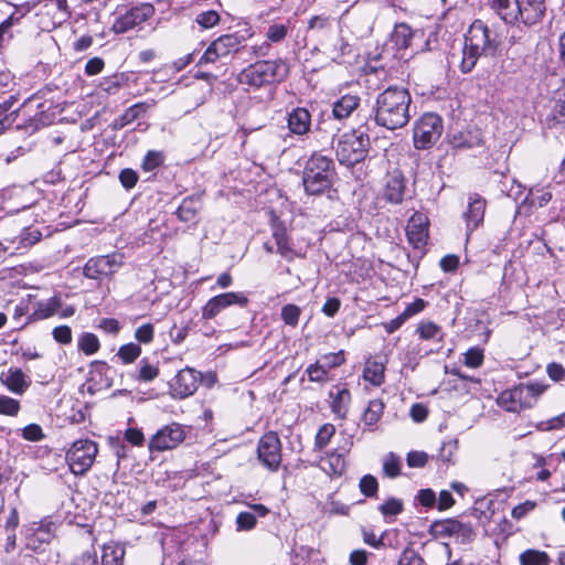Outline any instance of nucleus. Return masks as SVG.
<instances>
[{"label":"nucleus","instance_id":"1","mask_svg":"<svg viewBox=\"0 0 565 565\" xmlns=\"http://www.w3.org/2000/svg\"><path fill=\"white\" fill-rule=\"evenodd\" d=\"M411 104L412 96L407 88L391 85L377 94L366 121L370 126L374 124L387 130L403 128L411 119Z\"/></svg>","mask_w":565,"mask_h":565},{"label":"nucleus","instance_id":"2","mask_svg":"<svg viewBox=\"0 0 565 565\" xmlns=\"http://www.w3.org/2000/svg\"><path fill=\"white\" fill-rule=\"evenodd\" d=\"M502 36L495 26H489L482 20H475L465 36L460 70L470 73L482 56L494 57L500 52Z\"/></svg>","mask_w":565,"mask_h":565},{"label":"nucleus","instance_id":"3","mask_svg":"<svg viewBox=\"0 0 565 565\" xmlns=\"http://www.w3.org/2000/svg\"><path fill=\"white\" fill-rule=\"evenodd\" d=\"M333 160L320 152L312 153L302 171V184L309 195H319L331 189L335 179Z\"/></svg>","mask_w":565,"mask_h":565},{"label":"nucleus","instance_id":"4","mask_svg":"<svg viewBox=\"0 0 565 565\" xmlns=\"http://www.w3.org/2000/svg\"><path fill=\"white\" fill-rule=\"evenodd\" d=\"M288 75V65L282 60H264L248 65L237 75V82L253 88L279 83Z\"/></svg>","mask_w":565,"mask_h":565},{"label":"nucleus","instance_id":"5","mask_svg":"<svg viewBox=\"0 0 565 565\" xmlns=\"http://www.w3.org/2000/svg\"><path fill=\"white\" fill-rule=\"evenodd\" d=\"M550 387L542 382L521 383L503 391L497 398L498 405L507 412L520 413L532 408Z\"/></svg>","mask_w":565,"mask_h":565},{"label":"nucleus","instance_id":"6","mask_svg":"<svg viewBox=\"0 0 565 565\" xmlns=\"http://www.w3.org/2000/svg\"><path fill=\"white\" fill-rule=\"evenodd\" d=\"M371 130L369 121L360 125L349 134H344L337 146V157L342 164L353 166L364 160L370 148Z\"/></svg>","mask_w":565,"mask_h":565},{"label":"nucleus","instance_id":"7","mask_svg":"<svg viewBox=\"0 0 565 565\" xmlns=\"http://www.w3.org/2000/svg\"><path fill=\"white\" fill-rule=\"evenodd\" d=\"M444 130L443 119L435 113L423 114L414 124L413 142L419 150L431 148L441 137Z\"/></svg>","mask_w":565,"mask_h":565},{"label":"nucleus","instance_id":"8","mask_svg":"<svg viewBox=\"0 0 565 565\" xmlns=\"http://www.w3.org/2000/svg\"><path fill=\"white\" fill-rule=\"evenodd\" d=\"M154 14L151 3L142 2L131 7H120L116 11V18L111 30L116 34H122L140 26Z\"/></svg>","mask_w":565,"mask_h":565},{"label":"nucleus","instance_id":"9","mask_svg":"<svg viewBox=\"0 0 565 565\" xmlns=\"http://www.w3.org/2000/svg\"><path fill=\"white\" fill-rule=\"evenodd\" d=\"M247 38L238 32L223 34L215 39L206 47L198 61V65L215 63L221 58L228 56L230 54L237 53L246 42Z\"/></svg>","mask_w":565,"mask_h":565},{"label":"nucleus","instance_id":"10","mask_svg":"<svg viewBox=\"0 0 565 565\" xmlns=\"http://www.w3.org/2000/svg\"><path fill=\"white\" fill-rule=\"evenodd\" d=\"M98 452L97 444L88 439L73 443L66 452V461L74 475H84L93 466Z\"/></svg>","mask_w":565,"mask_h":565},{"label":"nucleus","instance_id":"11","mask_svg":"<svg viewBox=\"0 0 565 565\" xmlns=\"http://www.w3.org/2000/svg\"><path fill=\"white\" fill-rule=\"evenodd\" d=\"M122 265L124 255L120 253L90 257L83 267V275L88 279L103 280L117 273Z\"/></svg>","mask_w":565,"mask_h":565},{"label":"nucleus","instance_id":"12","mask_svg":"<svg viewBox=\"0 0 565 565\" xmlns=\"http://www.w3.org/2000/svg\"><path fill=\"white\" fill-rule=\"evenodd\" d=\"M41 232L33 227H24L19 235L3 238L0 244L4 256L24 254L41 239Z\"/></svg>","mask_w":565,"mask_h":565},{"label":"nucleus","instance_id":"13","mask_svg":"<svg viewBox=\"0 0 565 565\" xmlns=\"http://www.w3.org/2000/svg\"><path fill=\"white\" fill-rule=\"evenodd\" d=\"M201 382V373L193 367L180 370L170 382V390L174 397L185 398L193 395Z\"/></svg>","mask_w":565,"mask_h":565},{"label":"nucleus","instance_id":"14","mask_svg":"<svg viewBox=\"0 0 565 565\" xmlns=\"http://www.w3.org/2000/svg\"><path fill=\"white\" fill-rule=\"evenodd\" d=\"M546 15L545 0H519L516 28H533Z\"/></svg>","mask_w":565,"mask_h":565},{"label":"nucleus","instance_id":"15","mask_svg":"<svg viewBox=\"0 0 565 565\" xmlns=\"http://www.w3.org/2000/svg\"><path fill=\"white\" fill-rule=\"evenodd\" d=\"M248 298L244 292H224L212 297L205 306L202 308V317L204 319L215 318L222 310L227 307L237 305L239 307H246Z\"/></svg>","mask_w":565,"mask_h":565},{"label":"nucleus","instance_id":"16","mask_svg":"<svg viewBox=\"0 0 565 565\" xmlns=\"http://www.w3.org/2000/svg\"><path fill=\"white\" fill-rule=\"evenodd\" d=\"M258 459L269 470H277L281 461L280 441L276 433L265 434L257 447Z\"/></svg>","mask_w":565,"mask_h":565},{"label":"nucleus","instance_id":"17","mask_svg":"<svg viewBox=\"0 0 565 565\" xmlns=\"http://www.w3.org/2000/svg\"><path fill=\"white\" fill-rule=\"evenodd\" d=\"M406 198H411L407 180L401 171L394 170L386 175L383 199L392 204H401Z\"/></svg>","mask_w":565,"mask_h":565},{"label":"nucleus","instance_id":"18","mask_svg":"<svg viewBox=\"0 0 565 565\" xmlns=\"http://www.w3.org/2000/svg\"><path fill=\"white\" fill-rule=\"evenodd\" d=\"M185 433L182 426H163L149 441L151 451H164L175 448L183 441Z\"/></svg>","mask_w":565,"mask_h":565},{"label":"nucleus","instance_id":"19","mask_svg":"<svg viewBox=\"0 0 565 565\" xmlns=\"http://www.w3.org/2000/svg\"><path fill=\"white\" fill-rule=\"evenodd\" d=\"M271 236L275 241L276 253L284 259L292 262L295 258L300 257V253L297 252L295 244L282 223L276 221L273 223Z\"/></svg>","mask_w":565,"mask_h":565},{"label":"nucleus","instance_id":"20","mask_svg":"<svg viewBox=\"0 0 565 565\" xmlns=\"http://www.w3.org/2000/svg\"><path fill=\"white\" fill-rule=\"evenodd\" d=\"M448 141L455 149H471L482 143V132L476 126L451 129L448 134Z\"/></svg>","mask_w":565,"mask_h":565},{"label":"nucleus","instance_id":"21","mask_svg":"<svg viewBox=\"0 0 565 565\" xmlns=\"http://www.w3.org/2000/svg\"><path fill=\"white\" fill-rule=\"evenodd\" d=\"M330 408L337 419L343 420L351 404V393L347 384H335L329 391Z\"/></svg>","mask_w":565,"mask_h":565},{"label":"nucleus","instance_id":"22","mask_svg":"<svg viewBox=\"0 0 565 565\" xmlns=\"http://www.w3.org/2000/svg\"><path fill=\"white\" fill-rule=\"evenodd\" d=\"M406 235L415 249H422L428 239L427 218L423 214H414L407 223Z\"/></svg>","mask_w":565,"mask_h":565},{"label":"nucleus","instance_id":"23","mask_svg":"<svg viewBox=\"0 0 565 565\" xmlns=\"http://www.w3.org/2000/svg\"><path fill=\"white\" fill-rule=\"evenodd\" d=\"M291 31V20L286 19L285 21H274L269 23L265 36L268 42L263 43L255 49V53L259 55H267L270 49V43H281Z\"/></svg>","mask_w":565,"mask_h":565},{"label":"nucleus","instance_id":"24","mask_svg":"<svg viewBox=\"0 0 565 565\" xmlns=\"http://www.w3.org/2000/svg\"><path fill=\"white\" fill-rule=\"evenodd\" d=\"M287 128L291 136L303 137L311 128V114L305 107H295L287 111Z\"/></svg>","mask_w":565,"mask_h":565},{"label":"nucleus","instance_id":"25","mask_svg":"<svg viewBox=\"0 0 565 565\" xmlns=\"http://www.w3.org/2000/svg\"><path fill=\"white\" fill-rule=\"evenodd\" d=\"M489 7L505 24L516 26L519 0H489Z\"/></svg>","mask_w":565,"mask_h":565},{"label":"nucleus","instance_id":"26","mask_svg":"<svg viewBox=\"0 0 565 565\" xmlns=\"http://www.w3.org/2000/svg\"><path fill=\"white\" fill-rule=\"evenodd\" d=\"M486 204V200L478 194L469 198L468 210L463 215L469 232L475 231L483 222Z\"/></svg>","mask_w":565,"mask_h":565},{"label":"nucleus","instance_id":"27","mask_svg":"<svg viewBox=\"0 0 565 565\" xmlns=\"http://www.w3.org/2000/svg\"><path fill=\"white\" fill-rule=\"evenodd\" d=\"M61 298L58 296H53L46 300L38 301L33 309V312L26 317L24 323L21 327H24L31 322L44 320L52 316H54L61 307Z\"/></svg>","mask_w":565,"mask_h":565},{"label":"nucleus","instance_id":"28","mask_svg":"<svg viewBox=\"0 0 565 565\" xmlns=\"http://www.w3.org/2000/svg\"><path fill=\"white\" fill-rule=\"evenodd\" d=\"M250 511L239 512L236 516V530L237 531H250L257 524V516L264 518L269 513V509L262 504H250Z\"/></svg>","mask_w":565,"mask_h":565},{"label":"nucleus","instance_id":"29","mask_svg":"<svg viewBox=\"0 0 565 565\" xmlns=\"http://www.w3.org/2000/svg\"><path fill=\"white\" fill-rule=\"evenodd\" d=\"M14 394H23L31 385V380L20 369L10 367L2 380Z\"/></svg>","mask_w":565,"mask_h":565},{"label":"nucleus","instance_id":"30","mask_svg":"<svg viewBox=\"0 0 565 565\" xmlns=\"http://www.w3.org/2000/svg\"><path fill=\"white\" fill-rule=\"evenodd\" d=\"M359 95L345 94L333 103L332 114L337 119L348 118L360 106Z\"/></svg>","mask_w":565,"mask_h":565},{"label":"nucleus","instance_id":"31","mask_svg":"<svg viewBox=\"0 0 565 565\" xmlns=\"http://www.w3.org/2000/svg\"><path fill=\"white\" fill-rule=\"evenodd\" d=\"M51 525V523H41L36 527L32 529V533L26 536V547L32 551H38L44 544H49L53 539Z\"/></svg>","mask_w":565,"mask_h":565},{"label":"nucleus","instance_id":"32","mask_svg":"<svg viewBox=\"0 0 565 565\" xmlns=\"http://www.w3.org/2000/svg\"><path fill=\"white\" fill-rule=\"evenodd\" d=\"M202 207L200 196H186L177 210V216L182 222H193Z\"/></svg>","mask_w":565,"mask_h":565},{"label":"nucleus","instance_id":"33","mask_svg":"<svg viewBox=\"0 0 565 565\" xmlns=\"http://www.w3.org/2000/svg\"><path fill=\"white\" fill-rule=\"evenodd\" d=\"M320 468L331 477H341L347 470V463L342 455L331 452L320 460Z\"/></svg>","mask_w":565,"mask_h":565},{"label":"nucleus","instance_id":"34","mask_svg":"<svg viewBox=\"0 0 565 565\" xmlns=\"http://www.w3.org/2000/svg\"><path fill=\"white\" fill-rule=\"evenodd\" d=\"M477 533L470 523L454 519L451 537L456 543L467 545L475 541Z\"/></svg>","mask_w":565,"mask_h":565},{"label":"nucleus","instance_id":"35","mask_svg":"<svg viewBox=\"0 0 565 565\" xmlns=\"http://www.w3.org/2000/svg\"><path fill=\"white\" fill-rule=\"evenodd\" d=\"M385 366L382 362L369 360L363 369V379L374 386H380L384 382Z\"/></svg>","mask_w":565,"mask_h":565},{"label":"nucleus","instance_id":"36","mask_svg":"<svg viewBox=\"0 0 565 565\" xmlns=\"http://www.w3.org/2000/svg\"><path fill=\"white\" fill-rule=\"evenodd\" d=\"M147 109L148 105L146 103H137L130 106L121 116L115 119L114 127L118 129L124 128L125 126L140 118Z\"/></svg>","mask_w":565,"mask_h":565},{"label":"nucleus","instance_id":"37","mask_svg":"<svg viewBox=\"0 0 565 565\" xmlns=\"http://www.w3.org/2000/svg\"><path fill=\"white\" fill-rule=\"evenodd\" d=\"M391 39L397 49H407L413 39V31L408 24L398 23L395 25Z\"/></svg>","mask_w":565,"mask_h":565},{"label":"nucleus","instance_id":"38","mask_svg":"<svg viewBox=\"0 0 565 565\" xmlns=\"http://www.w3.org/2000/svg\"><path fill=\"white\" fill-rule=\"evenodd\" d=\"M416 332L423 340H436L438 342H443L445 337L443 329L431 321L420 322Z\"/></svg>","mask_w":565,"mask_h":565},{"label":"nucleus","instance_id":"39","mask_svg":"<svg viewBox=\"0 0 565 565\" xmlns=\"http://www.w3.org/2000/svg\"><path fill=\"white\" fill-rule=\"evenodd\" d=\"M521 565H550L551 558L546 552L529 548L520 554Z\"/></svg>","mask_w":565,"mask_h":565},{"label":"nucleus","instance_id":"40","mask_svg":"<svg viewBox=\"0 0 565 565\" xmlns=\"http://www.w3.org/2000/svg\"><path fill=\"white\" fill-rule=\"evenodd\" d=\"M125 550L118 545H104L102 565H122Z\"/></svg>","mask_w":565,"mask_h":565},{"label":"nucleus","instance_id":"41","mask_svg":"<svg viewBox=\"0 0 565 565\" xmlns=\"http://www.w3.org/2000/svg\"><path fill=\"white\" fill-rule=\"evenodd\" d=\"M128 77L124 73H117L111 76L104 77L99 83V88L107 94H116L124 85Z\"/></svg>","mask_w":565,"mask_h":565},{"label":"nucleus","instance_id":"42","mask_svg":"<svg viewBox=\"0 0 565 565\" xmlns=\"http://www.w3.org/2000/svg\"><path fill=\"white\" fill-rule=\"evenodd\" d=\"M77 347L84 354L93 355L99 350L100 343L96 334L84 332L78 338Z\"/></svg>","mask_w":565,"mask_h":565},{"label":"nucleus","instance_id":"43","mask_svg":"<svg viewBox=\"0 0 565 565\" xmlns=\"http://www.w3.org/2000/svg\"><path fill=\"white\" fill-rule=\"evenodd\" d=\"M350 45L343 38L337 36L334 43L327 47L326 53L331 61L342 63L343 57L349 54Z\"/></svg>","mask_w":565,"mask_h":565},{"label":"nucleus","instance_id":"44","mask_svg":"<svg viewBox=\"0 0 565 565\" xmlns=\"http://www.w3.org/2000/svg\"><path fill=\"white\" fill-rule=\"evenodd\" d=\"M159 375V367L157 364L150 363L147 358L140 360L138 365L137 380L140 382H151Z\"/></svg>","mask_w":565,"mask_h":565},{"label":"nucleus","instance_id":"45","mask_svg":"<svg viewBox=\"0 0 565 565\" xmlns=\"http://www.w3.org/2000/svg\"><path fill=\"white\" fill-rule=\"evenodd\" d=\"M195 23L203 30L211 29L217 25L221 21L220 13L216 10L200 11L194 19Z\"/></svg>","mask_w":565,"mask_h":565},{"label":"nucleus","instance_id":"46","mask_svg":"<svg viewBox=\"0 0 565 565\" xmlns=\"http://www.w3.org/2000/svg\"><path fill=\"white\" fill-rule=\"evenodd\" d=\"M384 408V403L381 399L370 401L363 414L364 424H376L381 419Z\"/></svg>","mask_w":565,"mask_h":565},{"label":"nucleus","instance_id":"47","mask_svg":"<svg viewBox=\"0 0 565 565\" xmlns=\"http://www.w3.org/2000/svg\"><path fill=\"white\" fill-rule=\"evenodd\" d=\"M546 125L548 128L565 125V100H557L554 104L551 113L546 117Z\"/></svg>","mask_w":565,"mask_h":565},{"label":"nucleus","instance_id":"48","mask_svg":"<svg viewBox=\"0 0 565 565\" xmlns=\"http://www.w3.org/2000/svg\"><path fill=\"white\" fill-rule=\"evenodd\" d=\"M141 354V348L138 343H127L119 348L117 356L124 364H130L135 362Z\"/></svg>","mask_w":565,"mask_h":565},{"label":"nucleus","instance_id":"49","mask_svg":"<svg viewBox=\"0 0 565 565\" xmlns=\"http://www.w3.org/2000/svg\"><path fill=\"white\" fill-rule=\"evenodd\" d=\"M454 519L434 521L429 526V533L437 539L451 537Z\"/></svg>","mask_w":565,"mask_h":565},{"label":"nucleus","instance_id":"50","mask_svg":"<svg viewBox=\"0 0 565 565\" xmlns=\"http://www.w3.org/2000/svg\"><path fill=\"white\" fill-rule=\"evenodd\" d=\"M164 162L163 152L157 150H149L142 159L141 168L146 172H151Z\"/></svg>","mask_w":565,"mask_h":565},{"label":"nucleus","instance_id":"51","mask_svg":"<svg viewBox=\"0 0 565 565\" xmlns=\"http://www.w3.org/2000/svg\"><path fill=\"white\" fill-rule=\"evenodd\" d=\"M301 309L294 303H287L281 308L280 317L285 324L296 328L299 323Z\"/></svg>","mask_w":565,"mask_h":565},{"label":"nucleus","instance_id":"52","mask_svg":"<svg viewBox=\"0 0 565 565\" xmlns=\"http://www.w3.org/2000/svg\"><path fill=\"white\" fill-rule=\"evenodd\" d=\"M484 360L483 349L472 347L463 353V364L470 369H478Z\"/></svg>","mask_w":565,"mask_h":565},{"label":"nucleus","instance_id":"53","mask_svg":"<svg viewBox=\"0 0 565 565\" xmlns=\"http://www.w3.org/2000/svg\"><path fill=\"white\" fill-rule=\"evenodd\" d=\"M306 373L310 382L326 383L329 381V371L324 369L319 361L309 364L306 369Z\"/></svg>","mask_w":565,"mask_h":565},{"label":"nucleus","instance_id":"54","mask_svg":"<svg viewBox=\"0 0 565 565\" xmlns=\"http://www.w3.org/2000/svg\"><path fill=\"white\" fill-rule=\"evenodd\" d=\"M361 534H362L363 543L369 545L370 547H373L375 550H381L385 546V543H384V537L386 535L385 531L380 536H376V534L374 533V531L372 529L362 526Z\"/></svg>","mask_w":565,"mask_h":565},{"label":"nucleus","instance_id":"55","mask_svg":"<svg viewBox=\"0 0 565 565\" xmlns=\"http://www.w3.org/2000/svg\"><path fill=\"white\" fill-rule=\"evenodd\" d=\"M359 489L367 498H376L379 491L377 479L372 475H365L360 479Z\"/></svg>","mask_w":565,"mask_h":565},{"label":"nucleus","instance_id":"56","mask_svg":"<svg viewBox=\"0 0 565 565\" xmlns=\"http://www.w3.org/2000/svg\"><path fill=\"white\" fill-rule=\"evenodd\" d=\"M318 361L324 369L330 371L331 369L341 366L345 362V354L343 350H340L339 352H330L322 354Z\"/></svg>","mask_w":565,"mask_h":565},{"label":"nucleus","instance_id":"57","mask_svg":"<svg viewBox=\"0 0 565 565\" xmlns=\"http://www.w3.org/2000/svg\"><path fill=\"white\" fill-rule=\"evenodd\" d=\"M552 200V193L550 191H530L526 195L524 203L530 206L543 207Z\"/></svg>","mask_w":565,"mask_h":565},{"label":"nucleus","instance_id":"58","mask_svg":"<svg viewBox=\"0 0 565 565\" xmlns=\"http://www.w3.org/2000/svg\"><path fill=\"white\" fill-rule=\"evenodd\" d=\"M383 472L388 478H396L401 473V460L399 458L390 452L383 462Z\"/></svg>","mask_w":565,"mask_h":565},{"label":"nucleus","instance_id":"59","mask_svg":"<svg viewBox=\"0 0 565 565\" xmlns=\"http://www.w3.org/2000/svg\"><path fill=\"white\" fill-rule=\"evenodd\" d=\"M404 510L403 501L396 498L387 499L383 504L379 507V511L384 516H396Z\"/></svg>","mask_w":565,"mask_h":565},{"label":"nucleus","instance_id":"60","mask_svg":"<svg viewBox=\"0 0 565 565\" xmlns=\"http://www.w3.org/2000/svg\"><path fill=\"white\" fill-rule=\"evenodd\" d=\"M20 20L15 14L9 15L0 23V46L6 47V43L12 39L11 28Z\"/></svg>","mask_w":565,"mask_h":565},{"label":"nucleus","instance_id":"61","mask_svg":"<svg viewBox=\"0 0 565 565\" xmlns=\"http://www.w3.org/2000/svg\"><path fill=\"white\" fill-rule=\"evenodd\" d=\"M397 565H424V559L412 547H406L401 553Z\"/></svg>","mask_w":565,"mask_h":565},{"label":"nucleus","instance_id":"62","mask_svg":"<svg viewBox=\"0 0 565 565\" xmlns=\"http://www.w3.org/2000/svg\"><path fill=\"white\" fill-rule=\"evenodd\" d=\"M154 327L152 323H145L135 331V339L139 343L149 344L153 341Z\"/></svg>","mask_w":565,"mask_h":565},{"label":"nucleus","instance_id":"63","mask_svg":"<svg viewBox=\"0 0 565 565\" xmlns=\"http://www.w3.org/2000/svg\"><path fill=\"white\" fill-rule=\"evenodd\" d=\"M334 433L335 426H320V429L316 435V447L319 449L326 447Z\"/></svg>","mask_w":565,"mask_h":565},{"label":"nucleus","instance_id":"64","mask_svg":"<svg viewBox=\"0 0 565 565\" xmlns=\"http://www.w3.org/2000/svg\"><path fill=\"white\" fill-rule=\"evenodd\" d=\"M119 181L126 190H131L138 182V173L129 168L122 169L119 173Z\"/></svg>","mask_w":565,"mask_h":565}]
</instances>
